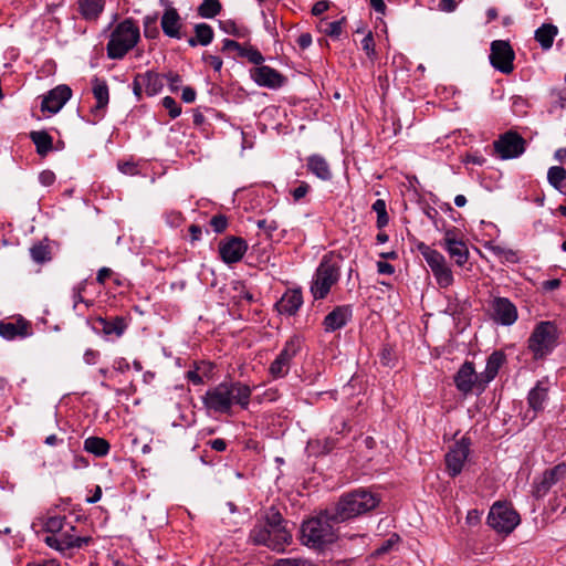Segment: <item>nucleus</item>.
Wrapping results in <instances>:
<instances>
[{"label":"nucleus","mask_w":566,"mask_h":566,"mask_svg":"<svg viewBox=\"0 0 566 566\" xmlns=\"http://www.w3.org/2000/svg\"><path fill=\"white\" fill-rule=\"evenodd\" d=\"M420 250L431 271H436V269L447 263L446 258L439 251L433 250L430 247H422Z\"/></svg>","instance_id":"nucleus-37"},{"label":"nucleus","mask_w":566,"mask_h":566,"mask_svg":"<svg viewBox=\"0 0 566 566\" xmlns=\"http://www.w3.org/2000/svg\"><path fill=\"white\" fill-rule=\"evenodd\" d=\"M547 180L555 189L560 190L566 181V169L560 166H553L547 171Z\"/></svg>","instance_id":"nucleus-39"},{"label":"nucleus","mask_w":566,"mask_h":566,"mask_svg":"<svg viewBox=\"0 0 566 566\" xmlns=\"http://www.w3.org/2000/svg\"><path fill=\"white\" fill-rule=\"evenodd\" d=\"M205 61L208 62L214 71L219 72L222 69V60L216 55H205Z\"/></svg>","instance_id":"nucleus-59"},{"label":"nucleus","mask_w":566,"mask_h":566,"mask_svg":"<svg viewBox=\"0 0 566 566\" xmlns=\"http://www.w3.org/2000/svg\"><path fill=\"white\" fill-rule=\"evenodd\" d=\"M140 38L138 25L126 19L113 30L107 43V55L111 59H123L138 42Z\"/></svg>","instance_id":"nucleus-6"},{"label":"nucleus","mask_w":566,"mask_h":566,"mask_svg":"<svg viewBox=\"0 0 566 566\" xmlns=\"http://www.w3.org/2000/svg\"><path fill=\"white\" fill-rule=\"evenodd\" d=\"M137 75L148 96H155L163 90L164 81L158 73L147 71L145 73H137Z\"/></svg>","instance_id":"nucleus-28"},{"label":"nucleus","mask_w":566,"mask_h":566,"mask_svg":"<svg viewBox=\"0 0 566 566\" xmlns=\"http://www.w3.org/2000/svg\"><path fill=\"white\" fill-rule=\"evenodd\" d=\"M39 179L43 186H51L55 180V175L50 170H44L40 174Z\"/></svg>","instance_id":"nucleus-58"},{"label":"nucleus","mask_w":566,"mask_h":566,"mask_svg":"<svg viewBox=\"0 0 566 566\" xmlns=\"http://www.w3.org/2000/svg\"><path fill=\"white\" fill-rule=\"evenodd\" d=\"M196 91L192 87L186 86L182 90L181 98L186 103H192L196 99Z\"/></svg>","instance_id":"nucleus-61"},{"label":"nucleus","mask_w":566,"mask_h":566,"mask_svg":"<svg viewBox=\"0 0 566 566\" xmlns=\"http://www.w3.org/2000/svg\"><path fill=\"white\" fill-rule=\"evenodd\" d=\"M352 316L353 311L350 305L336 306L325 316L323 321L324 331L332 333L343 328L352 319Z\"/></svg>","instance_id":"nucleus-18"},{"label":"nucleus","mask_w":566,"mask_h":566,"mask_svg":"<svg viewBox=\"0 0 566 566\" xmlns=\"http://www.w3.org/2000/svg\"><path fill=\"white\" fill-rule=\"evenodd\" d=\"M274 566H316V565L307 559L281 558L275 562Z\"/></svg>","instance_id":"nucleus-47"},{"label":"nucleus","mask_w":566,"mask_h":566,"mask_svg":"<svg viewBox=\"0 0 566 566\" xmlns=\"http://www.w3.org/2000/svg\"><path fill=\"white\" fill-rule=\"evenodd\" d=\"M104 0H78V9L86 20H95L104 9Z\"/></svg>","instance_id":"nucleus-32"},{"label":"nucleus","mask_w":566,"mask_h":566,"mask_svg":"<svg viewBox=\"0 0 566 566\" xmlns=\"http://www.w3.org/2000/svg\"><path fill=\"white\" fill-rule=\"evenodd\" d=\"M454 384L459 391L469 394L474 385L482 389V381L480 375L475 373L474 365L471 361H465L454 376Z\"/></svg>","instance_id":"nucleus-17"},{"label":"nucleus","mask_w":566,"mask_h":566,"mask_svg":"<svg viewBox=\"0 0 566 566\" xmlns=\"http://www.w3.org/2000/svg\"><path fill=\"white\" fill-rule=\"evenodd\" d=\"M97 322L105 335L115 336L117 338H119L128 327L126 319L122 316H115L113 318L99 317Z\"/></svg>","instance_id":"nucleus-26"},{"label":"nucleus","mask_w":566,"mask_h":566,"mask_svg":"<svg viewBox=\"0 0 566 566\" xmlns=\"http://www.w3.org/2000/svg\"><path fill=\"white\" fill-rule=\"evenodd\" d=\"M470 453V441L462 438L457 441L446 454V465L448 473L455 476L461 473L463 465Z\"/></svg>","instance_id":"nucleus-13"},{"label":"nucleus","mask_w":566,"mask_h":566,"mask_svg":"<svg viewBox=\"0 0 566 566\" xmlns=\"http://www.w3.org/2000/svg\"><path fill=\"white\" fill-rule=\"evenodd\" d=\"M133 93L134 95L136 96L137 101H140L142 99V95H143V91H144V86L138 77V75L136 74L134 76V81H133Z\"/></svg>","instance_id":"nucleus-60"},{"label":"nucleus","mask_w":566,"mask_h":566,"mask_svg":"<svg viewBox=\"0 0 566 566\" xmlns=\"http://www.w3.org/2000/svg\"><path fill=\"white\" fill-rule=\"evenodd\" d=\"M222 43H223V45H222L223 52L235 51L237 53H239V51H241V48H242V45L240 43H238L234 40H230V39H224Z\"/></svg>","instance_id":"nucleus-56"},{"label":"nucleus","mask_w":566,"mask_h":566,"mask_svg":"<svg viewBox=\"0 0 566 566\" xmlns=\"http://www.w3.org/2000/svg\"><path fill=\"white\" fill-rule=\"evenodd\" d=\"M195 38H190L188 43L190 46H196L197 44L208 45L213 40V30L207 23H198L195 25Z\"/></svg>","instance_id":"nucleus-33"},{"label":"nucleus","mask_w":566,"mask_h":566,"mask_svg":"<svg viewBox=\"0 0 566 566\" xmlns=\"http://www.w3.org/2000/svg\"><path fill=\"white\" fill-rule=\"evenodd\" d=\"M449 255L454 259L459 266H463L469 259V250L467 244L461 240H448V247L444 248Z\"/></svg>","instance_id":"nucleus-30"},{"label":"nucleus","mask_w":566,"mask_h":566,"mask_svg":"<svg viewBox=\"0 0 566 566\" xmlns=\"http://www.w3.org/2000/svg\"><path fill=\"white\" fill-rule=\"evenodd\" d=\"M30 137L36 147L40 156L48 155L53 148L52 137L44 130L31 132Z\"/></svg>","instance_id":"nucleus-34"},{"label":"nucleus","mask_w":566,"mask_h":566,"mask_svg":"<svg viewBox=\"0 0 566 566\" xmlns=\"http://www.w3.org/2000/svg\"><path fill=\"white\" fill-rule=\"evenodd\" d=\"M342 23H343V20L328 22L327 28L325 30L326 33L329 36H338L342 33Z\"/></svg>","instance_id":"nucleus-55"},{"label":"nucleus","mask_w":566,"mask_h":566,"mask_svg":"<svg viewBox=\"0 0 566 566\" xmlns=\"http://www.w3.org/2000/svg\"><path fill=\"white\" fill-rule=\"evenodd\" d=\"M251 76L258 85L269 88L281 87L284 83V76L266 65L255 67Z\"/></svg>","instance_id":"nucleus-19"},{"label":"nucleus","mask_w":566,"mask_h":566,"mask_svg":"<svg viewBox=\"0 0 566 566\" xmlns=\"http://www.w3.org/2000/svg\"><path fill=\"white\" fill-rule=\"evenodd\" d=\"M83 448L86 452L102 458L108 454L111 446L104 438L88 437L84 440Z\"/></svg>","instance_id":"nucleus-31"},{"label":"nucleus","mask_w":566,"mask_h":566,"mask_svg":"<svg viewBox=\"0 0 566 566\" xmlns=\"http://www.w3.org/2000/svg\"><path fill=\"white\" fill-rule=\"evenodd\" d=\"M210 226L216 233H221L228 227V219L223 214L213 216L210 220Z\"/></svg>","instance_id":"nucleus-48"},{"label":"nucleus","mask_w":566,"mask_h":566,"mask_svg":"<svg viewBox=\"0 0 566 566\" xmlns=\"http://www.w3.org/2000/svg\"><path fill=\"white\" fill-rule=\"evenodd\" d=\"M329 8V2L327 0H319L315 2V4L312 8V14L313 15H321Z\"/></svg>","instance_id":"nucleus-57"},{"label":"nucleus","mask_w":566,"mask_h":566,"mask_svg":"<svg viewBox=\"0 0 566 566\" xmlns=\"http://www.w3.org/2000/svg\"><path fill=\"white\" fill-rule=\"evenodd\" d=\"M277 227L279 226L275 220L262 219L258 221V228L264 230L269 235H271L272 232L277 229Z\"/></svg>","instance_id":"nucleus-52"},{"label":"nucleus","mask_w":566,"mask_h":566,"mask_svg":"<svg viewBox=\"0 0 566 566\" xmlns=\"http://www.w3.org/2000/svg\"><path fill=\"white\" fill-rule=\"evenodd\" d=\"M490 63L491 65L502 72L503 74H510L514 70L513 61L515 53L507 41L495 40L491 43Z\"/></svg>","instance_id":"nucleus-12"},{"label":"nucleus","mask_w":566,"mask_h":566,"mask_svg":"<svg viewBox=\"0 0 566 566\" xmlns=\"http://www.w3.org/2000/svg\"><path fill=\"white\" fill-rule=\"evenodd\" d=\"M490 307L493 319L501 325L511 326L518 317L516 306L506 297H494Z\"/></svg>","instance_id":"nucleus-14"},{"label":"nucleus","mask_w":566,"mask_h":566,"mask_svg":"<svg viewBox=\"0 0 566 566\" xmlns=\"http://www.w3.org/2000/svg\"><path fill=\"white\" fill-rule=\"evenodd\" d=\"M30 254H31L32 260L36 263H43L51 259L50 250H49L48 245H44L42 243L34 244L30 249Z\"/></svg>","instance_id":"nucleus-44"},{"label":"nucleus","mask_w":566,"mask_h":566,"mask_svg":"<svg viewBox=\"0 0 566 566\" xmlns=\"http://www.w3.org/2000/svg\"><path fill=\"white\" fill-rule=\"evenodd\" d=\"M92 92L96 99V105L92 107L91 112L98 118L104 114V111L109 101V91L107 83L98 77L92 81Z\"/></svg>","instance_id":"nucleus-21"},{"label":"nucleus","mask_w":566,"mask_h":566,"mask_svg":"<svg viewBox=\"0 0 566 566\" xmlns=\"http://www.w3.org/2000/svg\"><path fill=\"white\" fill-rule=\"evenodd\" d=\"M547 399V389L537 385L528 394V405L534 412H538L544 409V403Z\"/></svg>","instance_id":"nucleus-36"},{"label":"nucleus","mask_w":566,"mask_h":566,"mask_svg":"<svg viewBox=\"0 0 566 566\" xmlns=\"http://www.w3.org/2000/svg\"><path fill=\"white\" fill-rule=\"evenodd\" d=\"M558 34V28L552 23L542 24L534 34L535 40L538 42L543 50H549L553 46L554 39Z\"/></svg>","instance_id":"nucleus-29"},{"label":"nucleus","mask_w":566,"mask_h":566,"mask_svg":"<svg viewBox=\"0 0 566 566\" xmlns=\"http://www.w3.org/2000/svg\"><path fill=\"white\" fill-rule=\"evenodd\" d=\"M30 334V324L23 318L15 322H0V336L7 340H13L18 337L25 338Z\"/></svg>","instance_id":"nucleus-20"},{"label":"nucleus","mask_w":566,"mask_h":566,"mask_svg":"<svg viewBox=\"0 0 566 566\" xmlns=\"http://www.w3.org/2000/svg\"><path fill=\"white\" fill-rule=\"evenodd\" d=\"M303 304L302 293L298 290L286 292L276 303L281 314L294 315Z\"/></svg>","instance_id":"nucleus-24"},{"label":"nucleus","mask_w":566,"mask_h":566,"mask_svg":"<svg viewBox=\"0 0 566 566\" xmlns=\"http://www.w3.org/2000/svg\"><path fill=\"white\" fill-rule=\"evenodd\" d=\"M399 541V537L397 535H392L390 538L386 539L376 551V555H382L388 553L394 545H396Z\"/></svg>","instance_id":"nucleus-51"},{"label":"nucleus","mask_w":566,"mask_h":566,"mask_svg":"<svg viewBox=\"0 0 566 566\" xmlns=\"http://www.w3.org/2000/svg\"><path fill=\"white\" fill-rule=\"evenodd\" d=\"M438 285L442 289L449 287L453 283L452 271L449 265L446 263L444 265L432 271Z\"/></svg>","instance_id":"nucleus-40"},{"label":"nucleus","mask_w":566,"mask_h":566,"mask_svg":"<svg viewBox=\"0 0 566 566\" xmlns=\"http://www.w3.org/2000/svg\"><path fill=\"white\" fill-rule=\"evenodd\" d=\"M220 28L228 34L242 38L244 32L233 21L227 20L220 22Z\"/></svg>","instance_id":"nucleus-46"},{"label":"nucleus","mask_w":566,"mask_h":566,"mask_svg":"<svg viewBox=\"0 0 566 566\" xmlns=\"http://www.w3.org/2000/svg\"><path fill=\"white\" fill-rule=\"evenodd\" d=\"M72 90L67 85H59L44 95L41 109L51 114L57 113L71 98Z\"/></svg>","instance_id":"nucleus-16"},{"label":"nucleus","mask_w":566,"mask_h":566,"mask_svg":"<svg viewBox=\"0 0 566 566\" xmlns=\"http://www.w3.org/2000/svg\"><path fill=\"white\" fill-rule=\"evenodd\" d=\"M504 360H505L504 354L499 350L493 352L489 356L485 369L483 373L480 374L481 381H482V389H484L485 386L496 377L499 369L503 365Z\"/></svg>","instance_id":"nucleus-25"},{"label":"nucleus","mask_w":566,"mask_h":566,"mask_svg":"<svg viewBox=\"0 0 566 566\" xmlns=\"http://www.w3.org/2000/svg\"><path fill=\"white\" fill-rule=\"evenodd\" d=\"M333 510L324 511L302 524V542L307 547L323 551L334 544L339 535L334 527Z\"/></svg>","instance_id":"nucleus-3"},{"label":"nucleus","mask_w":566,"mask_h":566,"mask_svg":"<svg viewBox=\"0 0 566 566\" xmlns=\"http://www.w3.org/2000/svg\"><path fill=\"white\" fill-rule=\"evenodd\" d=\"M113 274L109 268H102L97 272L96 281L99 284H105L106 280Z\"/></svg>","instance_id":"nucleus-62"},{"label":"nucleus","mask_w":566,"mask_h":566,"mask_svg":"<svg viewBox=\"0 0 566 566\" xmlns=\"http://www.w3.org/2000/svg\"><path fill=\"white\" fill-rule=\"evenodd\" d=\"M377 270L380 274H387L390 275L395 272L394 266L388 262L379 261L377 263Z\"/></svg>","instance_id":"nucleus-64"},{"label":"nucleus","mask_w":566,"mask_h":566,"mask_svg":"<svg viewBox=\"0 0 566 566\" xmlns=\"http://www.w3.org/2000/svg\"><path fill=\"white\" fill-rule=\"evenodd\" d=\"M249 538L255 545H264L273 551L282 552L291 543L292 534L280 512L271 507L265 523L256 524L251 530Z\"/></svg>","instance_id":"nucleus-2"},{"label":"nucleus","mask_w":566,"mask_h":566,"mask_svg":"<svg viewBox=\"0 0 566 566\" xmlns=\"http://www.w3.org/2000/svg\"><path fill=\"white\" fill-rule=\"evenodd\" d=\"M302 347V340L297 336L291 337L284 344V347L271 363L269 367L270 375L277 379L287 375L292 359L298 354Z\"/></svg>","instance_id":"nucleus-10"},{"label":"nucleus","mask_w":566,"mask_h":566,"mask_svg":"<svg viewBox=\"0 0 566 566\" xmlns=\"http://www.w3.org/2000/svg\"><path fill=\"white\" fill-rule=\"evenodd\" d=\"M371 209L377 214V227L379 229L386 227L389 222V217L386 210V202L382 199H377L374 203Z\"/></svg>","instance_id":"nucleus-41"},{"label":"nucleus","mask_w":566,"mask_h":566,"mask_svg":"<svg viewBox=\"0 0 566 566\" xmlns=\"http://www.w3.org/2000/svg\"><path fill=\"white\" fill-rule=\"evenodd\" d=\"M525 139L516 132L509 130L493 143L494 153L502 160L514 159L525 151Z\"/></svg>","instance_id":"nucleus-11"},{"label":"nucleus","mask_w":566,"mask_h":566,"mask_svg":"<svg viewBox=\"0 0 566 566\" xmlns=\"http://www.w3.org/2000/svg\"><path fill=\"white\" fill-rule=\"evenodd\" d=\"M379 503V497L373 492L358 489L345 494L333 509L335 522H345L358 515L374 510Z\"/></svg>","instance_id":"nucleus-4"},{"label":"nucleus","mask_w":566,"mask_h":566,"mask_svg":"<svg viewBox=\"0 0 566 566\" xmlns=\"http://www.w3.org/2000/svg\"><path fill=\"white\" fill-rule=\"evenodd\" d=\"M307 169L322 180L332 179V171L327 160L321 155H312L307 159Z\"/></svg>","instance_id":"nucleus-27"},{"label":"nucleus","mask_w":566,"mask_h":566,"mask_svg":"<svg viewBox=\"0 0 566 566\" xmlns=\"http://www.w3.org/2000/svg\"><path fill=\"white\" fill-rule=\"evenodd\" d=\"M566 473V465L559 464L543 473L541 481L536 484V494L538 496L545 495L549 489L555 485L562 476Z\"/></svg>","instance_id":"nucleus-23"},{"label":"nucleus","mask_w":566,"mask_h":566,"mask_svg":"<svg viewBox=\"0 0 566 566\" xmlns=\"http://www.w3.org/2000/svg\"><path fill=\"white\" fill-rule=\"evenodd\" d=\"M161 29L163 32L169 36L175 39H180V28H181V18L178 13V11L172 8L168 7L163 17H161Z\"/></svg>","instance_id":"nucleus-22"},{"label":"nucleus","mask_w":566,"mask_h":566,"mask_svg":"<svg viewBox=\"0 0 566 566\" xmlns=\"http://www.w3.org/2000/svg\"><path fill=\"white\" fill-rule=\"evenodd\" d=\"M558 328L549 321L539 322L528 338V349L535 359H541L553 352L557 345Z\"/></svg>","instance_id":"nucleus-7"},{"label":"nucleus","mask_w":566,"mask_h":566,"mask_svg":"<svg viewBox=\"0 0 566 566\" xmlns=\"http://www.w3.org/2000/svg\"><path fill=\"white\" fill-rule=\"evenodd\" d=\"M238 55L241 57H247L249 62L255 65H261L264 61V57L261 54V52L251 45H242L241 51H239Z\"/></svg>","instance_id":"nucleus-43"},{"label":"nucleus","mask_w":566,"mask_h":566,"mask_svg":"<svg viewBox=\"0 0 566 566\" xmlns=\"http://www.w3.org/2000/svg\"><path fill=\"white\" fill-rule=\"evenodd\" d=\"M484 248L497 256L502 262L516 263L518 261L517 253L512 249L504 248L493 242H486Z\"/></svg>","instance_id":"nucleus-35"},{"label":"nucleus","mask_w":566,"mask_h":566,"mask_svg":"<svg viewBox=\"0 0 566 566\" xmlns=\"http://www.w3.org/2000/svg\"><path fill=\"white\" fill-rule=\"evenodd\" d=\"M99 356V353L94 349H87L84 353V361L88 365H94Z\"/></svg>","instance_id":"nucleus-63"},{"label":"nucleus","mask_w":566,"mask_h":566,"mask_svg":"<svg viewBox=\"0 0 566 566\" xmlns=\"http://www.w3.org/2000/svg\"><path fill=\"white\" fill-rule=\"evenodd\" d=\"M252 390L241 381H222L208 389L202 403L208 413L231 415L234 405L248 409Z\"/></svg>","instance_id":"nucleus-1"},{"label":"nucleus","mask_w":566,"mask_h":566,"mask_svg":"<svg viewBox=\"0 0 566 566\" xmlns=\"http://www.w3.org/2000/svg\"><path fill=\"white\" fill-rule=\"evenodd\" d=\"M248 250V244L242 238L232 237L219 244L221 260L227 264L239 262Z\"/></svg>","instance_id":"nucleus-15"},{"label":"nucleus","mask_w":566,"mask_h":566,"mask_svg":"<svg viewBox=\"0 0 566 566\" xmlns=\"http://www.w3.org/2000/svg\"><path fill=\"white\" fill-rule=\"evenodd\" d=\"M163 106L168 111L169 116L171 118H176V117H178L181 114L180 106L170 96H166V97L163 98Z\"/></svg>","instance_id":"nucleus-45"},{"label":"nucleus","mask_w":566,"mask_h":566,"mask_svg":"<svg viewBox=\"0 0 566 566\" xmlns=\"http://www.w3.org/2000/svg\"><path fill=\"white\" fill-rule=\"evenodd\" d=\"M520 522L518 513L511 505L502 502L494 503L488 515V524L497 533L505 535L512 533Z\"/></svg>","instance_id":"nucleus-9"},{"label":"nucleus","mask_w":566,"mask_h":566,"mask_svg":"<svg viewBox=\"0 0 566 566\" xmlns=\"http://www.w3.org/2000/svg\"><path fill=\"white\" fill-rule=\"evenodd\" d=\"M92 542L91 536H81L76 534V527L71 523H67L66 526L54 535H48L44 538V543L53 548L59 551L62 554L73 549H80Z\"/></svg>","instance_id":"nucleus-8"},{"label":"nucleus","mask_w":566,"mask_h":566,"mask_svg":"<svg viewBox=\"0 0 566 566\" xmlns=\"http://www.w3.org/2000/svg\"><path fill=\"white\" fill-rule=\"evenodd\" d=\"M361 48L367 55H373L375 53V42L371 32L361 40Z\"/></svg>","instance_id":"nucleus-53"},{"label":"nucleus","mask_w":566,"mask_h":566,"mask_svg":"<svg viewBox=\"0 0 566 566\" xmlns=\"http://www.w3.org/2000/svg\"><path fill=\"white\" fill-rule=\"evenodd\" d=\"M340 279V265L331 254L321 260L311 281L310 291L314 300H324Z\"/></svg>","instance_id":"nucleus-5"},{"label":"nucleus","mask_w":566,"mask_h":566,"mask_svg":"<svg viewBox=\"0 0 566 566\" xmlns=\"http://www.w3.org/2000/svg\"><path fill=\"white\" fill-rule=\"evenodd\" d=\"M166 78L171 92H177L180 88L182 82L180 75L175 73H168L166 75Z\"/></svg>","instance_id":"nucleus-54"},{"label":"nucleus","mask_w":566,"mask_h":566,"mask_svg":"<svg viewBox=\"0 0 566 566\" xmlns=\"http://www.w3.org/2000/svg\"><path fill=\"white\" fill-rule=\"evenodd\" d=\"M308 191L310 185L305 181H302L296 188L291 190V195L293 196L294 201H300L306 196Z\"/></svg>","instance_id":"nucleus-50"},{"label":"nucleus","mask_w":566,"mask_h":566,"mask_svg":"<svg viewBox=\"0 0 566 566\" xmlns=\"http://www.w3.org/2000/svg\"><path fill=\"white\" fill-rule=\"evenodd\" d=\"M66 524L67 522L63 516H50L44 522V530L50 533V535H54L61 532Z\"/></svg>","instance_id":"nucleus-42"},{"label":"nucleus","mask_w":566,"mask_h":566,"mask_svg":"<svg viewBox=\"0 0 566 566\" xmlns=\"http://www.w3.org/2000/svg\"><path fill=\"white\" fill-rule=\"evenodd\" d=\"M144 33L146 38H155L158 33L156 18L146 17L144 21Z\"/></svg>","instance_id":"nucleus-49"},{"label":"nucleus","mask_w":566,"mask_h":566,"mask_svg":"<svg viewBox=\"0 0 566 566\" xmlns=\"http://www.w3.org/2000/svg\"><path fill=\"white\" fill-rule=\"evenodd\" d=\"M221 9L219 0H202L198 7V14L205 19H212L220 13Z\"/></svg>","instance_id":"nucleus-38"}]
</instances>
